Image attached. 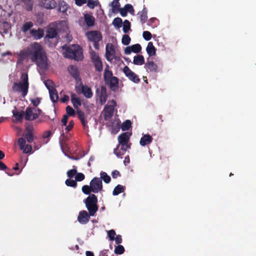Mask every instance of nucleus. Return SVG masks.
Masks as SVG:
<instances>
[{"label":"nucleus","mask_w":256,"mask_h":256,"mask_svg":"<svg viewBox=\"0 0 256 256\" xmlns=\"http://www.w3.org/2000/svg\"><path fill=\"white\" fill-rule=\"evenodd\" d=\"M30 60L36 62L40 68H48V60L42 46L38 42H34L30 46Z\"/></svg>","instance_id":"1"},{"label":"nucleus","mask_w":256,"mask_h":256,"mask_svg":"<svg viewBox=\"0 0 256 256\" xmlns=\"http://www.w3.org/2000/svg\"><path fill=\"white\" fill-rule=\"evenodd\" d=\"M62 48L64 50L63 54L65 58L76 61H80L84 58L82 48L78 44L64 45Z\"/></svg>","instance_id":"2"},{"label":"nucleus","mask_w":256,"mask_h":256,"mask_svg":"<svg viewBox=\"0 0 256 256\" xmlns=\"http://www.w3.org/2000/svg\"><path fill=\"white\" fill-rule=\"evenodd\" d=\"M29 88L28 74L22 72L20 76V81L14 82L12 90L14 92H20L23 98L27 95Z\"/></svg>","instance_id":"3"},{"label":"nucleus","mask_w":256,"mask_h":256,"mask_svg":"<svg viewBox=\"0 0 256 256\" xmlns=\"http://www.w3.org/2000/svg\"><path fill=\"white\" fill-rule=\"evenodd\" d=\"M98 198L94 194H91L88 196L84 202L86 206L92 216H95L96 212L98 210Z\"/></svg>","instance_id":"4"},{"label":"nucleus","mask_w":256,"mask_h":256,"mask_svg":"<svg viewBox=\"0 0 256 256\" xmlns=\"http://www.w3.org/2000/svg\"><path fill=\"white\" fill-rule=\"evenodd\" d=\"M42 113L40 108L28 106L24 111V119L26 120L32 121L37 119Z\"/></svg>","instance_id":"5"},{"label":"nucleus","mask_w":256,"mask_h":256,"mask_svg":"<svg viewBox=\"0 0 256 256\" xmlns=\"http://www.w3.org/2000/svg\"><path fill=\"white\" fill-rule=\"evenodd\" d=\"M112 104L106 105L104 110V117L106 121L110 120L114 114V107L116 106V102L114 100L110 102Z\"/></svg>","instance_id":"6"},{"label":"nucleus","mask_w":256,"mask_h":256,"mask_svg":"<svg viewBox=\"0 0 256 256\" xmlns=\"http://www.w3.org/2000/svg\"><path fill=\"white\" fill-rule=\"evenodd\" d=\"M116 50L114 46L111 43H108L106 48V58L108 61L111 62L114 58L119 60L120 58L116 56Z\"/></svg>","instance_id":"7"},{"label":"nucleus","mask_w":256,"mask_h":256,"mask_svg":"<svg viewBox=\"0 0 256 256\" xmlns=\"http://www.w3.org/2000/svg\"><path fill=\"white\" fill-rule=\"evenodd\" d=\"M123 72L126 76L133 82L138 84L140 82V78L138 76L133 72L128 66L124 67Z\"/></svg>","instance_id":"8"},{"label":"nucleus","mask_w":256,"mask_h":256,"mask_svg":"<svg viewBox=\"0 0 256 256\" xmlns=\"http://www.w3.org/2000/svg\"><path fill=\"white\" fill-rule=\"evenodd\" d=\"M94 193H98L102 190V183L100 178L94 177L90 182Z\"/></svg>","instance_id":"9"},{"label":"nucleus","mask_w":256,"mask_h":256,"mask_svg":"<svg viewBox=\"0 0 256 256\" xmlns=\"http://www.w3.org/2000/svg\"><path fill=\"white\" fill-rule=\"evenodd\" d=\"M86 36L88 40L92 42L101 41L102 36L101 32L98 30H92L86 33Z\"/></svg>","instance_id":"10"},{"label":"nucleus","mask_w":256,"mask_h":256,"mask_svg":"<svg viewBox=\"0 0 256 256\" xmlns=\"http://www.w3.org/2000/svg\"><path fill=\"white\" fill-rule=\"evenodd\" d=\"M90 214L86 210H83L79 212L78 216V221L82 224H86L89 221L90 218Z\"/></svg>","instance_id":"11"},{"label":"nucleus","mask_w":256,"mask_h":256,"mask_svg":"<svg viewBox=\"0 0 256 256\" xmlns=\"http://www.w3.org/2000/svg\"><path fill=\"white\" fill-rule=\"evenodd\" d=\"M131 144H118V146L114 150V153L118 156L120 157L124 155L128 149L130 148Z\"/></svg>","instance_id":"12"},{"label":"nucleus","mask_w":256,"mask_h":256,"mask_svg":"<svg viewBox=\"0 0 256 256\" xmlns=\"http://www.w3.org/2000/svg\"><path fill=\"white\" fill-rule=\"evenodd\" d=\"M29 56L30 57V46L26 50L20 51L19 54H18L16 64H22L24 60Z\"/></svg>","instance_id":"13"},{"label":"nucleus","mask_w":256,"mask_h":256,"mask_svg":"<svg viewBox=\"0 0 256 256\" xmlns=\"http://www.w3.org/2000/svg\"><path fill=\"white\" fill-rule=\"evenodd\" d=\"M81 89L82 92L84 96L88 98H90L92 96L93 94L91 88L86 85H82L80 86H76V91L78 92V91Z\"/></svg>","instance_id":"14"},{"label":"nucleus","mask_w":256,"mask_h":256,"mask_svg":"<svg viewBox=\"0 0 256 256\" xmlns=\"http://www.w3.org/2000/svg\"><path fill=\"white\" fill-rule=\"evenodd\" d=\"M142 50L140 44H137L131 46L126 47L124 49V53L126 54H130L132 52L139 53Z\"/></svg>","instance_id":"15"},{"label":"nucleus","mask_w":256,"mask_h":256,"mask_svg":"<svg viewBox=\"0 0 256 256\" xmlns=\"http://www.w3.org/2000/svg\"><path fill=\"white\" fill-rule=\"evenodd\" d=\"M40 5L46 9H52L56 8V3L54 0H40Z\"/></svg>","instance_id":"16"},{"label":"nucleus","mask_w":256,"mask_h":256,"mask_svg":"<svg viewBox=\"0 0 256 256\" xmlns=\"http://www.w3.org/2000/svg\"><path fill=\"white\" fill-rule=\"evenodd\" d=\"M118 82L119 80L118 78L114 76L113 78L108 80L106 84L109 85L110 88L112 90L116 91L118 88Z\"/></svg>","instance_id":"17"},{"label":"nucleus","mask_w":256,"mask_h":256,"mask_svg":"<svg viewBox=\"0 0 256 256\" xmlns=\"http://www.w3.org/2000/svg\"><path fill=\"white\" fill-rule=\"evenodd\" d=\"M46 85L49 90L50 98L51 100L54 103L56 102L58 98V96L56 90L54 87L48 86L47 84V82L46 83Z\"/></svg>","instance_id":"18"},{"label":"nucleus","mask_w":256,"mask_h":256,"mask_svg":"<svg viewBox=\"0 0 256 256\" xmlns=\"http://www.w3.org/2000/svg\"><path fill=\"white\" fill-rule=\"evenodd\" d=\"M68 70L70 74L76 80H80V73L78 70L76 66L71 65L69 66L68 68Z\"/></svg>","instance_id":"19"},{"label":"nucleus","mask_w":256,"mask_h":256,"mask_svg":"<svg viewBox=\"0 0 256 256\" xmlns=\"http://www.w3.org/2000/svg\"><path fill=\"white\" fill-rule=\"evenodd\" d=\"M30 34L34 40H39L44 36V30L41 28L38 30L32 29L30 30Z\"/></svg>","instance_id":"20"},{"label":"nucleus","mask_w":256,"mask_h":256,"mask_svg":"<svg viewBox=\"0 0 256 256\" xmlns=\"http://www.w3.org/2000/svg\"><path fill=\"white\" fill-rule=\"evenodd\" d=\"M76 113L78 118L80 120L84 129H88V121L86 119V115L84 112L80 110H77Z\"/></svg>","instance_id":"21"},{"label":"nucleus","mask_w":256,"mask_h":256,"mask_svg":"<svg viewBox=\"0 0 256 256\" xmlns=\"http://www.w3.org/2000/svg\"><path fill=\"white\" fill-rule=\"evenodd\" d=\"M26 130L27 132L24 136V138L28 142L30 143L34 140V135L32 134L33 126L31 125H28L26 126Z\"/></svg>","instance_id":"22"},{"label":"nucleus","mask_w":256,"mask_h":256,"mask_svg":"<svg viewBox=\"0 0 256 256\" xmlns=\"http://www.w3.org/2000/svg\"><path fill=\"white\" fill-rule=\"evenodd\" d=\"M152 136L149 134H144L140 140V144L142 146L148 145L152 142Z\"/></svg>","instance_id":"23"},{"label":"nucleus","mask_w":256,"mask_h":256,"mask_svg":"<svg viewBox=\"0 0 256 256\" xmlns=\"http://www.w3.org/2000/svg\"><path fill=\"white\" fill-rule=\"evenodd\" d=\"M130 140V134L128 132H126L120 134L118 136V141L119 144H128V142Z\"/></svg>","instance_id":"24"},{"label":"nucleus","mask_w":256,"mask_h":256,"mask_svg":"<svg viewBox=\"0 0 256 256\" xmlns=\"http://www.w3.org/2000/svg\"><path fill=\"white\" fill-rule=\"evenodd\" d=\"M145 68L150 70V72H157L158 66L154 63L152 61H148L146 64H145Z\"/></svg>","instance_id":"25"},{"label":"nucleus","mask_w":256,"mask_h":256,"mask_svg":"<svg viewBox=\"0 0 256 256\" xmlns=\"http://www.w3.org/2000/svg\"><path fill=\"white\" fill-rule=\"evenodd\" d=\"M84 20L88 26H92L94 24V18L90 14H84Z\"/></svg>","instance_id":"26"},{"label":"nucleus","mask_w":256,"mask_h":256,"mask_svg":"<svg viewBox=\"0 0 256 256\" xmlns=\"http://www.w3.org/2000/svg\"><path fill=\"white\" fill-rule=\"evenodd\" d=\"M107 97L106 88L104 86H102L100 96V100L102 104H104L106 102Z\"/></svg>","instance_id":"27"},{"label":"nucleus","mask_w":256,"mask_h":256,"mask_svg":"<svg viewBox=\"0 0 256 256\" xmlns=\"http://www.w3.org/2000/svg\"><path fill=\"white\" fill-rule=\"evenodd\" d=\"M14 116L16 118V120L20 122H22L23 118H24V112L22 110L18 111L16 110H12Z\"/></svg>","instance_id":"28"},{"label":"nucleus","mask_w":256,"mask_h":256,"mask_svg":"<svg viewBox=\"0 0 256 256\" xmlns=\"http://www.w3.org/2000/svg\"><path fill=\"white\" fill-rule=\"evenodd\" d=\"M71 101L74 108H77L82 105L80 99L78 98L75 94L72 93L70 95Z\"/></svg>","instance_id":"29"},{"label":"nucleus","mask_w":256,"mask_h":256,"mask_svg":"<svg viewBox=\"0 0 256 256\" xmlns=\"http://www.w3.org/2000/svg\"><path fill=\"white\" fill-rule=\"evenodd\" d=\"M146 50L150 56H152L156 54V49L154 46L152 42H150L148 43Z\"/></svg>","instance_id":"30"},{"label":"nucleus","mask_w":256,"mask_h":256,"mask_svg":"<svg viewBox=\"0 0 256 256\" xmlns=\"http://www.w3.org/2000/svg\"><path fill=\"white\" fill-rule=\"evenodd\" d=\"M133 64L136 65H142L144 64V58L142 55L138 54L134 58Z\"/></svg>","instance_id":"31"},{"label":"nucleus","mask_w":256,"mask_h":256,"mask_svg":"<svg viewBox=\"0 0 256 256\" xmlns=\"http://www.w3.org/2000/svg\"><path fill=\"white\" fill-rule=\"evenodd\" d=\"M140 22L142 24H144L148 19V10L146 7L144 6L142 10L138 12Z\"/></svg>","instance_id":"32"},{"label":"nucleus","mask_w":256,"mask_h":256,"mask_svg":"<svg viewBox=\"0 0 256 256\" xmlns=\"http://www.w3.org/2000/svg\"><path fill=\"white\" fill-rule=\"evenodd\" d=\"M112 72L108 69V66L106 65V68L104 70V78L105 82H107L108 80L113 78Z\"/></svg>","instance_id":"33"},{"label":"nucleus","mask_w":256,"mask_h":256,"mask_svg":"<svg viewBox=\"0 0 256 256\" xmlns=\"http://www.w3.org/2000/svg\"><path fill=\"white\" fill-rule=\"evenodd\" d=\"M57 34V32L54 28H49L46 32V37L52 38L56 37Z\"/></svg>","instance_id":"34"},{"label":"nucleus","mask_w":256,"mask_h":256,"mask_svg":"<svg viewBox=\"0 0 256 256\" xmlns=\"http://www.w3.org/2000/svg\"><path fill=\"white\" fill-rule=\"evenodd\" d=\"M125 189L126 188L124 186L121 184H118L114 188L112 192V194L114 196H118L120 194L123 192Z\"/></svg>","instance_id":"35"},{"label":"nucleus","mask_w":256,"mask_h":256,"mask_svg":"<svg viewBox=\"0 0 256 256\" xmlns=\"http://www.w3.org/2000/svg\"><path fill=\"white\" fill-rule=\"evenodd\" d=\"M34 24L32 22H25L21 28V30L24 32H26L28 30L33 26Z\"/></svg>","instance_id":"36"},{"label":"nucleus","mask_w":256,"mask_h":256,"mask_svg":"<svg viewBox=\"0 0 256 256\" xmlns=\"http://www.w3.org/2000/svg\"><path fill=\"white\" fill-rule=\"evenodd\" d=\"M110 5L112 6V12L113 13H116V12H118V10H120V3L119 2H114V1H112L110 4Z\"/></svg>","instance_id":"37"},{"label":"nucleus","mask_w":256,"mask_h":256,"mask_svg":"<svg viewBox=\"0 0 256 256\" xmlns=\"http://www.w3.org/2000/svg\"><path fill=\"white\" fill-rule=\"evenodd\" d=\"M68 9L67 4L64 0H60L58 4V11L62 12H65Z\"/></svg>","instance_id":"38"},{"label":"nucleus","mask_w":256,"mask_h":256,"mask_svg":"<svg viewBox=\"0 0 256 256\" xmlns=\"http://www.w3.org/2000/svg\"><path fill=\"white\" fill-rule=\"evenodd\" d=\"M100 176L101 180H102L105 183L108 184L110 182L111 178L106 172H102Z\"/></svg>","instance_id":"39"},{"label":"nucleus","mask_w":256,"mask_h":256,"mask_svg":"<svg viewBox=\"0 0 256 256\" xmlns=\"http://www.w3.org/2000/svg\"><path fill=\"white\" fill-rule=\"evenodd\" d=\"M94 64L96 70L98 72H102L103 70L102 63L101 60L92 62Z\"/></svg>","instance_id":"40"},{"label":"nucleus","mask_w":256,"mask_h":256,"mask_svg":"<svg viewBox=\"0 0 256 256\" xmlns=\"http://www.w3.org/2000/svg\"><path fill=\"white\" fill-rule=\"evenodd\" d=\"M131 125L132 122L130 120H127L122 124L121 128L123 131L128 130L131 127Z\"/></svg>","instance_id":"41"},{"label":"nucleus","mask_w":256,"mask_h":256,"mask_svg":"<svg viewBox=\"0 0 256 256\" xmlns=\"http://www.w3.org/2000/svg\"><path fill=\"white\" fill-rule=\"evenodd\" d=\"M24 4L26 9L28 11H30L32 9V0H21Z\"/></svg>","instance_id":"42"},{"label":"nucleus","mask_w":256,"mask_h":256,"mask_svg":"<svg viewBox=\"0 0 256 256\" xmlns=\"http://www.w3.org/2000/svg\"><path fill=\"white\" fill-rule=\"evenodd\" d=\"M122 19L120 18H116L114 19L112 24L116 28H119L122 27Z\"/></svg>","instance_id":"43"},{"label":"nucleus","mask_w":256,"mask_h":256,"mask_svg":"<svg viewBox=\"0 0 256 256\" xmlns=\"http://www.w3.org/2000/svg\"><path fill=\"white\" fill-rule=\"evenodd\" d=\"M82 192L86 194H91L90 193L92 192H93V190L90 186V185H84L82 187Z\"/></svg>","instance_id":"44"},{"label":"nucleus","mask_w":256,"mask_h":256,"mask_svg":"<svg viewBox=\"0 0 256 256\" xmlns=\"http://www.w3.org/2000/svg\"><path fill=\"white\" fill-rule=\"evenodd\" d=\"M90 56L92 62H93L100 60L98 54L94 50L90 52Z\"/></svg>","instance_id":"45"},{"label":"nucleus","mask_w":256,"mask_h":256,"mask_svg":"<svg viewBox=\"0 0 256 256\" xmlns=\"http://www.w3.org/2000/svg\"><path fill=\"white\" fill-rule=\"evenodd\" d=\"M130 29V22L126 20L124 22L123 32L126 34Z\"/></svg>","instance_id":"46"},{"label":"nucleus","mask_w":256,"mask_h":256,"mask_svg":"<svg viewBox=\"0 0 256 256\" xmlns=\"http://www.w3.org/2000/svg\"><path fill=\"white\" fill-rule=\"evenodd\" d=\"M66 184L68 186L76 188L77 186L76 180H72L71 178L67 179L65 182Z\"/></svg>","instance_id":"47"},{"label":"nucleus","mask_w":256,"mask_h":256,"mask_svg":"<svg viewBox=\"0 0 256 256\" xmlns=\"http://www.w3.org/2000/svg\"><path fill=\"white\" fill-rule=\"evenodd\" d=\"M124 248L122 245L118 244L114 249V253L116 254H122L124 252Z\"/></svg>","instance_id":"48"},{"label":"nucleus","mask_w":256,"mask_h":256,"mask_svg":"<svg viewBox=\"0 0 256 256\" xmlns=\"http://www.w3.org/2000/svg\"><path fill=\"white\" fill-rule=\"evenodd\" d=\"M74 168L70 170L67 172V176L70 178H72L77 173L76 166H74Z\"/></svg>","instance_id":"49"},{"label":"nucleus","mask_w":256,"mask_h":256,"mask_svg":"<svg viewBox=\"0 0 256 256\" xmlns=\"http://www.w3.org/2000/svg\"><path fill=\"white\" fill-rule=\"evenodd\" d=\"M131 40V38L128 34H124L122 38V42L124 45H128Z\"/></svg>","instance_id":"50"},{"label":"nucleus","mask_w":256,"mask_h":256,"mask_svg":"<svg viewBox=\"0 0 256 256\" xmlns=\"http://www.w3.org/2000/svg\"><path fill=\"white\" fill-rule=\"evenodd\" d=\"M124 7L128 12H129L131 14H134V10L131 4H126Z\"/></svg>","instance_id":"51"},{"label":"nucleus","mask_w":256,"mask_h":256,"mask_svg":"<svg viewBox=\"0 0 256 256\" xmlns=\"http://www.w3.org/2000/svg\"><path fill=\"white\" fill-rule=\"evenodd\" d=\"M116 235V232L114 230H110L108 231V236L110 240H114Z\"/></svg>","instance_id":"52"},{"label":"nucleus","mask_w":256,"mask_h":256,"mask_svg":"<svg viewBox=\"0 0 256 256\" xmlns=\"http://www.w3.org/2000/svg\"><path fill=\"white\" fill-rule=\"evenodd\" d=\"M142 36L147 41L151 40L152 38L151 33L148 31H144L142 33Z\"/></svg>","instance_id":"53"},{"label":"nucleus","mask_w":256,"mask_h":256,"mask_svg":"<svg viewBox=\"0 0 256 256\" xmlns=\"http://www.w3.org/2000/svg\"><path fill=\"white\" fill-rule=\"evenodd\" d=\"M66 110L68 116H74L75 114L74 110L70 106H67Z\"/></svg>","instance_id":"54"},{"label":"nucleus","mask_w":256,"mask_h":256,"mask_svg":"<svg viewBox=\"0 0 256 256\" xmlns=\"http://www.w3.org/2000/svg\"><path fill=\"white\" fill-rule=\"evenodd\" d=\"M42 98H37L35 99H31L30 100L34 107H36L41 102Z\"/></svg>","instance_id":"55"},{"label":"nucleus","mask_w":256,"mask_h":256,"mask_svg":"<svg viewBox=\"0 0 256 256\" xmlns=\"http://www.w3.org/2000/svg\"><path fill=\"white\" fill-rule=\"evenodd\" d=\"M85 178L84 175L81 172H78L76 174V176L75 177V179L76 181L81 182Z\"/></svg>","instance_id":"56"},{"label":"nucleus","mask_w":256,"mask_h":256,"mask_svg":"<svg viewBox=\"0 0 256 256\" xmlns=\"http://www.w3.org/2000/svg\"><path fill=\"white\" fill-rule=\"evenodd\" d=\"M18 144L21 150H24L25 146L26 140L22 138H19L18 140Z\"/></svg>","instance_id":"57"},{"label":"nucleus","mask_w":256,"mask_h":256,"mask_svg":"<svg viewBox=\"0 0 256 256\" xmlns=\"http://www.w3.org/2000/svg\"><path fill=\"white\" fill-rule=\"evenodd\" d=\"M98 5V2L94 0L88 1L87 6L91 9H93Z\"/></svg>","instance_id":"58"},{"label":"nucleus","mask_w":256,"mask_h":256,"mask_svg":"<svg viewBox=\"0 0 256 256\" xmlns=\"http://www.w3.org/2000/svg\"><path fill=\"white\" fill-rule=\"evenodd\" d=\"M68 139V138L66 136H65L64 133L63 132L60 138V146H62V142H64L66 141Z\"/></svg>","instance_id":"59"},{"label":"nucleus","mask_w":256,"mask_h":256,"mask_svg":"<svg viewBox=\"0 0 256 256\" xmlns=\"http://www.w3.org/2000/svg\"><path fill=\"white\" fill-rule=\"evenodd\" d=\"M23 150V152L25 154H28L31 152L32 150V147L31 145L27 144L24 146Z\"/></svg>","instance_id":"60"},{"label":"nucleus","mask_w":256,"mask_h":256,"mask_svg":"<svg viewBox=\"0 0 256 256\" xmlns=\"http://www.w3.org/2000/svg\"><path fill=\"white\" fill-rule=\"evenodd\" d=\"M74 122L72 120L69 122L68 125L66 128V132L70 131L74 127Z\"/></svg>","instance_id":"61"},{"label":"nucleus","mask_w":256,"mask_h":256,"mask_svg":"<svg viewBox=\"0 0 256 256\" xmlns=\"http://www.w3.org/2000/svg\"><path fill=\"white\" fill-rule=\"evenodd\" d=\"M118 12H120V15L123 17L126 16L128 14V12L124 7L123 8H120Z\"/></svg>","instance_id":"62"},{"label":"nucleus","mask_w":256,"mask_h":256,"mask_svg":"<svg viewBox=\"0 0 256 256\" xmlns=\"http://www.w3.org/2000/svg\"><path fill=\"white\" fill-rule=\"evenodd\" d=\"M116 243L118 244H119L122 242V238L120 235H117L116 238H114V240Z\"/></svg>","instance_id":"63"},{"label":"nucleus","mask_w":256,"mask_h":256,"mask_svg":"<svg viewBox=\"0 0 256 256\" xmlns=\"http://www.w3.org/2000/svg\"><path fill=\"white\" fill-rule=\"evenodd\" d=\"M112 177L114 178H116L118 176H120V172L118 170H114L112 172Z\"/></svg>","instance_id":"64"}]
</instances>
